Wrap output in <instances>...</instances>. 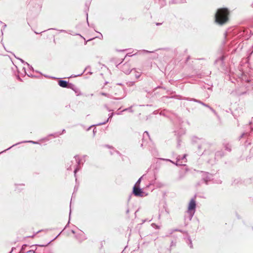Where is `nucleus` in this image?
I'll return each instance as SVG.
<instances>
[{"mask_svg": "<svg viewBox=\"0 0 253 253\" xmlns=\"http://www.w3.org/2000/svg\"><path fill=\"white\" fill-rule=\"evenodd\" d=\"M195 199V197L192 198L188 205L187 213L188 214L189 220H191L196 211V203Z\"/></svg>", "mask_w": 253, "mask_h": 253, "instance_id": "obj_2", "label": "nucleus"}, {"mask_svg": "<svg viewBox=\"0 0 253 253\" xmlns=\"http://www.w3.org/2000/svg\"><path fill=\"white\" fill-rule=\"evenodd\" d=\"M126 84H127V86H130L134 85L135 84V83L134 82H129L127 83Z\"/></svg>", "mask_w": 253, "mask_h": 253, "instance_id": "obj_14", "label": "nucleus"}, {"mask_svg": "<svg viewBox=\"0 0 253 253\" xmlns=\"http://www.w3.org/2000/svg\"><path fill=\"white\" fill-rule=\"evenodd\" d=\"M229 12L226 8H219L217 10L215 15V22L220 25L225 24L228 20Z\"/></svg>", "mask_w": 253, "mask_h": 253, "instance_id": "obj_1", "label": "nucleus"}, {"mask_svg": "<svg viewBox=\"0 0 253 253\" xmlns=\"http://www.w3.org/2000/svg\"><path fill=\"white\" fill-rule=\"evenodd\" d=\"M175 231H178L182 232V231L181 230L176 229V230H175Z\"/></svg>", "mask_w": 253, "mask_h": 253, "instance_id": "obj_23", "label": "nucleus"}, {"mask_svg": "<svg viewBox=\"0 0 253 253\" xmlns=\"http://www.w3.org/2000/svg\"><path fill=\"white\" fill-rule=\"evenodd\" d=\"M178 145L179 146L180 145V142H178Z\"/></svg>", "mask_w": 253, "mask_h": 253, "instance_id": "obj_27", "label": "nucleus"}, {"mask_svg": "<svg viewBox=\"0 0 253 253\" xmlns=\"http://www.w3.org/2000/svg\"><path fill=\"white\" fill-rule=\"evenodd\" d=\"M249 134L248 133H243L240 136V138L243 137L244 136H248Z\"/></svg>", "mask_w": 253, "mask_h": 253, "instance_id": "obj_17", "label": "nucleus"}, {"mask_svg": "<svg viewBox=\"0 0 253 253\" xmlns=\"http://www.w3.org/2000/svg\"><path fill=\"white\" fill-rule=\"evenodd\" d=\"M132 72L136 79L139 78L141 76L142 74L141 72L137 71V70L135 69H132Z\"/></svg>", "mask_w": 253, "mask_h": 253, "instance_id": "obj_8", "label": "nucleus"}, {"mask_svg": "<svg viewBox=\"0 0 253 253\" xmlns=\"http://www.w3.org/2000/svg\"><path fill=\"white\" fill-rule=\"evenodd\" d=\"M27 247V245H24L22 246V249H21V251L23 252L24 253V251H25V248Z\"/></svg>", "mask_w": 253, "mask_h": 253, "instance_id": "obj_15", "label": "nucleus"}, {"mask_svg": "<svg viewBox=\"0 0 253 253\" xmlns=\"http://www.w3.org/2000/svg\"><path fill=\"white\" fill-rule=\"evenodd\" d=\"M204 181H205L206 182H207L208 181V180H206V179H204Z\"/></svg>", "mask_w": 253, "mask_h": 253, "instance_id": "obj_26", "label": "nucleus"}, {"mask_svg": "<svg viewBox=\"0 0 253 253\" xmlns=\"http://www.w3.org/2000/svg\"><path fill=\"white\" fill-rule=\"evenodd\" d=\"M196 101L199 102V103H201V104H202L203 105H204L205 106H206L207 107H209V106L208 105H207V104H205V103H203V102H201L200 101Z\"/></svg>", "mask_w": 253, "mask_h": 253, "instance_id": "obj_16", "label": "nucleus"}, {"mask_svg": "<svg viewBox=\"0 0 253 253\" xmlns=\"http://www.w3.org/2000/svg\"><path fill=\"white\" fill-rule=\"evenodd\" d=\"M113 115H114L113 113H111L109 114L108 118L105 122L100 123L98 124V125H102L105 124L107 122H108V121L110 119L112 118V117L113 116Z\"/></svg>", "mask_w": 253, "mask_h": 253, "instance_id": "obj_9", "label": "nucleus"}, {"mask_svg": "<svg viewBox=\"0 0 253 253\" xmlns=\"http://www.w3.org/2000/svg\"><path fill=\"white\" fill-rule=\"evenodd\" d=\"M75 160L76 161V163H77L78 166H79L80 164V162H81V160L80 159V157L78 156H75Z\"/></svg>", "mask_w": 253, "mask_h": 253, "instance_id": "obj_11", "label": "nucleus"}, {"mask_svg": "<svg viewBox=\"0 0 253 253\" xmlns=\"http://www.w3.org/2000/svg\"><path fill=\"white\" fill-rule=\"evenodd\" d=\"M6 25L5 24H4V25H3L4 29L6 27Z\"/></svg>", "mask_w": 253, "mask_h": 253, "instance_id": "obj_24", "label": "nucleus"}, {"mask_svg": "<svg viewBox=\"0 0 253 253\" xmlns=\"http://www.w3.org/2000/svg\"><path fill=\"white\" fill-rule=\"evenodd\" d=\"M161 24H162L161 23H156V25H157V26L160 25Z\"/></svg>", "mask_w": 253, "mask_h": 253, "instance_id": "obj_22", "label": "nucleus"}, {"mask_svg": "<svg viewBox=\"0 0 253 253\" xmlns=\"http://www.w3.org/2000/svg\"><path fill=\"white\" fill-rule=\"evenodd\" d=\"M35 253V252L33 250H29V251L25 252V253Z\"/></svg>", "mask_w": 253, "mask_h": 253, "instance_id": "obj_19", "label": "nucleus"}, {"mask_svg": "<svg viewBox=\"0 0 253 253\" xmlns=\"http://www.w3.org/2000/svg\"><path fill=\"white\" fill-rule=\"evenodd\" d=\"M142 178V176L140 178H139L138 179V180L137 181L136 183H135V185H136V187H139V185L140 184V182H141V179Z\"/></svg>", "mask_w": 253, "mask_h": 253, "instance_id": "obj_13", "label": "nucleus"}, {"mask_svg": "<svg viewBox=\"0 0 253 253\" xmlns=\"http://www.w3.org/2000/svg\"><path fill=\"white\" fill-rule=\"evenodd\" d=\"M100 94L103 96H108V94L106 93L101 92Z\"/></svg>", "mask_w": 253, "mask_h": 253, "instance_id": "obj_18", "label": "nucleus"}, {"mask_svg": "<svg viewBox=\"0 0 253 253\" xmlns=\"http://www.w3.org/2000/svg\"><path fill=\"white\" fill-rule=\"evenodd\" d=\"M79 170V169L78 168H76L75 170H74V173H75V175H76L77 171Z\"/></svg>", "mask_w": 253, "mask_h": 253, "instance_id": "obj_20", "label": "nucleus"}, {"mask_svg": "<svg viewBox=\"0 0 253 253\" xmlns=\"http://www.w3.org/2000/svg\"><path fill=\"white\" fill-rule=\"evenodd\" d=\"M186 154H184L183 156H178L176 159V162H171L177 166H185L187 163Z\"/></svg>", "mask_w": 253, "mask_h": 253, "instance_id": "obj_3", "label": "nucleus"}, {"mask_svg": "<svg viewBox=\"0 0 253 253\" xmlns=\"http://www.w3.org/2000/svg\"><path fill=\"white\" fill-rule=\"evenodd\" d=\"M65 131V130L64 129H63L62 130V133H64Z\"/></svg>", "mask_w": 253, "mask_h": 253, "instance_id": "obj_25", "label": "nucleus"}, {"mask_svg": "<svg viewBox=\"0 0 253 253\" xmlns=\"http://www.w3.org/2000/svg\"><path fill=\"white\" fill-rule=\"evenodd\" d=\"M58 84L61 87L71 88L75 91H76V89H77L74 84L71 83H69L68 82L64 80H59L58 82Z\"/></svg>", "mask_w": 253, "mask_h": 253, "instance_id": "obj_4", "label": "nucleus"}, {"mask_svg": "<svg viewBox=\"0 0 253 253\" xmlns=\"http://www.w3.org/2000/svg\"><path fill=\"white\" fill-rule=\"evenodd\" d=\"M154 184V183L153 182H151L148 185H147V187H149L150 185H153Z\"/></svg>", "mask_w": 253, "mask_h": 253, "instance_id": "obj_21", "label": "nucleus"}, {"mask_svg": "<svg viewBox=\"0 0 253 253\" xmlns=\"http://www.w3.org/2000/svg\"><path fill=\"white\" fill-rule=\"evenodd\" d=\"M121 70L126 74H129L132 71L131 69L130 65L128 63L124 64L121 67Z\"/></svg>", "mask_w": 253, "mask_h": 253, "instance_id": "obj_5", "label": "nucleus"}, {"mask_svg": "<svg viewBox=\"0 0 253 253\" xmlns=\"http://www.w3.org/2000/svg\"><path fill=\"white\" fill-rule=\"evenodd\" d=\"M187 243L191 248H193V245H192V241H191V239L189 238H188L187 239Z\"/></svg>", "mask_w": 253, "mask_h": 253, "instance_id": "obj_12", "label": "nucleus"}, {"mask_svg": "<svg viewBox=\"0 0 253 253\" xmlns=\"http://www.w3.org/2000/svg\"><path fill=\"white\" fill-rule=\"evenodd\" d=\"M150 136L147 131H145L143 134V143L145 141H147L148 140L150 139ZM143 145V143L141 144V146H142Z\"/></svg>", "mask_w": 253, "mask_h": 253, "instance_id": "obj_7", "label": "nucleus"}, {"mask_svg": "<svg viewBox=\"0 0 253 253\" xmlns=\"http://www.w3.org/2000/svg\"><path fill=\"white\" fill-rule=\"evenodd\" d=\"M133 193L134 195L136 196H143V192L142 189L140 188L139 187H136V185H135L133 187Z\"/></svg>", "mask_w": 253, "mask_h": 253, "instance_id": "obj_6", "label": "nucleus"}, {"mask_svg": "<svg viewBox=\"0 0 253 253\" xmlns=\"http://www.w3.org/2000/svg\"><path fill=\"white\" fill-rule=\"evenodd\" d=\"M225 149L229 152L231 151V146L229 143H225L224 144Z\"/></svg>", "mask_w": 253, "mask_h": 253, "instance_id": "obj_10", "label": "nucleus"}]
</instances>
